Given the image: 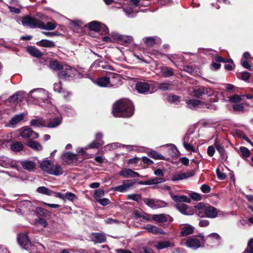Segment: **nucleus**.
Wrapping results in <instances>:
<instances>
[{"label":"nucleus","instance_id":"nucleus-43","mask_svg":"<svg viewBox=\"0 0 253 253\" xmlns=\"http://www.w3.org/2000/svg\"><path fill=\"white\" fill-rule=\"evenodd\" d=\"M37 192L39 193L46 195H51L52 191L44 186H41L37 189Z\"/></svg>","mask_w":253,"mask_h":253},{"label":"nucleus","instance_id":"nucleus-51","mask_svg":"<svg viewBox=\"0 0 253 253\" xmlns=\"http://www.w3.org/2000/svg\"><path fill=\"white\" fill-rule=\"evenodd\" d=\"M145 229H146V230H147V231L150 232V233H151L153 234H157V231H158V227L154 226V225H150V224H148L147 225V226L145 227Z\"/></svg>","mask_w":253,"mask_h":253},{"label":"nucleus","instance_id":"nucleus-24","mask_svg":"<svg viewBox=\"0 0 253 253\" xmlns=\"http://www.w3.org/2000/svg\"><path fill=\"white\" fill-rule=\"evenodd\" d=\"M21 165L24 169L28 171L33 170L36 166V164L34 161L29 160L22 161Z\"/></svg>","mask_w":253,"mask_h":253},{"label":"nucleus","instance_id":"nucleus-8","mask_svg":"<svg viewBox=\"0 0 253 253\" xmlns=\"http://www.w3.org/2000/svg\"><path fill=\"white\" fill-rule=\"evenodd\" d=\"M0 166L5 168L11 167L18 169L16 161L4 156L0 157Z\"/></svg>","mask_w":253,"mask_h":253},{"label":"nucleus","instance_id":"nucleus-37","mask_svg":"<svg viewBox=\"0 0 253 253\" xmlns=\"http://www.w3.org/2000/svg\"><path fill=\"white\" fill-rule=\"evenodd\" d=\"M63 173V168L59 165H54L53 167H52V171L50 172V174L59 176Z\"/></svg>","mask_w":253,"mask_h":253},{"label":"nucleus","instance_id":"nucleus-29","mask_svg":"<svg viewBox=\"0 0 253 253\" xmlns=\"http://www.w3.org/2000/svg\"><path fill=\"white\" fill-rule=\"evenodd\" d=\"M29 205H31L30 201L24 200L22 201H20L18 204V207H19V209H16V211L17 212H18V211H19L21 212L22 213H27V209Z\"/></svg>","mask_w":253,"mask_h":253},{"label":"nucleus","instance_id":"nucleus-33","mask_svg":"<svg viewBox=\"0 0 253 253\" xmlns=\"http://www.w3.org/2000/svg\"><path fill=\"white\" fill-rule=\"evenodd\" d=\"M189 136L188 135H186L185 136V137L183 138V146L187 151L195 152L196 150L193 144H191L190 143H189Z\"/></svg>","mask_w":253,"mask_h":253},{"label":"nucleus","instance_id":"nucleus-44","mask_svg":"<svg viewBox=\"0 0 253 253\" xmlns=\"http://www.w3.org/2000/svg\"><path fill=\"white\" fill-rule=\"evenodd\" d=\"M156 84L157 85L158 89L163 91L169 90L171 85V84L169 82L163 83H156Z\"/></svg>","mask_w":253,"mask_h":253},{"label":"nucleus","instance_id":"nucleus-53","mask_svg":"<svg viewBox=\"0 0 253 253\" xmlns=\"http://www.w3.org/2000/svg\"><path fill=\"white\" fill-rule=\"evenodd\" d=\"M246 199L249 202L250 204L247 205L248 209L253 212V196L251 195H247L245 196Z\"/></svg>","mask_w":253,"mask_h":253},{"label":"nucleus","instance_id":"nucleus-40","mask_svg":"<svg viewBox=\"0 0 253 253\" xmlns=\"http://www.w3.org/2000/svg\"><path fill=\"white\" fill-rule=\"evenodd\" d=\"M173 246V245L169 241H162L158 242L155 247L158 250H162Z\"/></svg>","mask_w":253,"mask_h":253},{"label":"nucleus","instance_id":"nucleus-47","mask_svg":"<svg viewBox=\"0 0 253 253\" xmlns=\"http://www.w3.org/2000/svg\"><path fill=\"white\" fill-rule=\"evenodd\" d=\"M149 155L150 157L156 160H165V157L163 155L154 150L149 152Z\"/></svg>","mask_w":253,"mask_h":253},{"label":"nucleus","instance_id":"nucleus-20","mask_svg":"<svg viewBox=\"0 0 253 253\" xmlns=\"http://www.w3.org/2000/svg\"><path fill=\"white\" fill-rule=\"evenodd\" d=\"M214 145L220 154L221 159L226 160L228 156L223 145L220 143L217 139H215L214 141Z\"/></svg>","mask_w":253,"mask_h":253},{"label":"nucleus","instance_id":"nucleus-11","mask_svg":"<svg viewBox=\"0 0 253 253\" xmlns=\"http://www.w3.org/2000/svg\"><path fill=\"white\" fill-rule=\"evenodd\" d=\"M142 42L147 47H153L161 43V40L157 36L147 37L142 39Z\"/></svg>","mask_w":253,"mask_h":253},{"label":"nucleus","instance_id":"nucleus-3","mask_svg":"<svg viewBox=\"0 0 253 253\" xmlns=\"http://www.w3.org/2000/svg\"><path fill=\"white\" fill-rule=\"evenodd\" d=\"M134 106L132 103L127 99L117 101L113 106V114L116 117H130L134 113Z\"/></svg>","mask_w":253,"mask_h":253},{"label":"nucleus","instance_id":"nucleus-35","mask_svg":"<svg viewBox=\"0 0 253 253\" xmlns=\"http://www.w3.org/2000/svg\"><path fill=\"white\" fill-rule=\"evenodd\" d=\"M30 124L31 126L35 127H46V125L44 124V121L42 118L33 119L30 121Z\"/></svg>","mask_w":253,"mask_h":253},{"label":"nucleus","instance_id":"nucleus-6","mask_svg":"<svg viewBox=\"0 0 253 253\" xmlns=\"http://www.w3.org/2000/svg\"><path fill=\"white\" fill-rule=\"evenodd\" d=\"M111 36L114 40H117L123 44L128 45L134 43L133 38L131 36L121 35L117 33H112Z\"/></svg>","mask_w":253,"mask_h":253},{"label":"nucleus","instance_id":"nucleus-30","mask_svg":"<svg viewBox=\"0 0 253 253\" xmlns=\"http://www.w3.org/2000/svg\"><path fill=\"white\" fill-rule=\"evenodd\" d=\"M187 107L191 109H196L199 105H202V102L197 99H192L186 100Z\"/></svg>","mask_w":253,"mask_h":253},{"label":"nucleus","instance_id":"nucleus-31","mask_svg":"<svg viewBox=\"0 0 253 253\" xmlns=\"http://www.w3.org/2000/svg\"><path fill=\"white\" fill-rule=\"evenodd\" d=\"M169 215L165 214H158L152 215V218L155 221L159 223L167 222Z\"/></svg>","mask_w":253,"mask_h":253},{"label":"nucleus","instance_id":"nucleus-39","mask_svg":"<svg viewBox=\"0 0 253 253\" xmlns=\"http://www.w3.org/2000/svg\"><path fill=\"white\" fill-rule=\"evenodd\" d=\"M28 51L33 56L40 57L42 55V53L38 48L31 46L28 48Z\"/></svg>","mask_w":253,"mask_h":253},{"label":"nucleus","instance_id":"nucleus-28","mask_svg":"<svg viewBox=\"0 0 253 253\" xmlns=\"http://www.w3.org/2000/svg\"><path fill=\"white\" fill-rule=\"evenodd\" d=\"M60 243L56 242L48 241L47 242V249L53 253H57L58 251H60Z\"/></svg>","mask_w":253,"mask_h":253},{"label":"nucleus","instance_id":"nucleus-38","mask_svg":"<svg viewBox=\"0 0 253 253\" xmlns=\"http://www.w3.org/2000/svg\"><path fill=\"white\" fill-rule=\"evenodd\" d=\"M110 83V78L107 77H102L96 81V84L101 87H106Z\"/></svg>","mask_w":253,"mask_h":253},{"label":"nucleus","instance_id":"nucleus-41","mask_svg":"<svg viewBox=\"0 0 253 253\" xmlns=\"http://www.w3.org/2000/svg\"><path fill=\"white\" fill-rule=\"evenodd\" d=\"M10 148L14 152H19L23 150L24 146L21 142H15L11 144Z\"/></svg>","mask_w":253,"mask_h":253},{"label":"nucleus","instance_id":"nucleus-15","mask_svg":"<svg viewBox=\"0 0 253 253\" xmlns=\"http://www.w3.org/2000/svg\"><path fill=\"white\" fill-rule=\"evenodd\" d=\"M150 88V84L146 82H138L135 85L136 90L138 92L141 94H148L149 92Z\"/></svg>","mask_w":253,"mask_h":253},{"label":"nucleus","instance_id":"nucleus-62","mask_svg":"<svg viewBox=\"0 0 253 253\" xmlns=\"http://www.w3.org/2000/svg\"><path fill=\"white\" fill-rule=\"evenodd\" d=\"M102 145L103 143H100V142H98L96 140H94L91 143L89 144L87 147L88 148L90 149L97 148L99 146H101Z\"/></svg>","mask_w":253,"mask_h":253},{"label":"nucleus","instance_id":"nucleus-49","mask_svg":"<svg viewBox=\"0 0 253 253\" xmlns=\"http://www.w3.org/2000/svg\"><path fill=\"white\" fill-rule=\"evenodd\" d=\"M126 187L127 191H128L131 187H132L135 183V179L126 180L123 182Z\"/></svg>","mask_w":253,"mask_h":253},{"label":"nucleus","instance_id":"nucleus-21","mask_svg":"<svg viewBox=\"0 0 253 253\" xmlns=\"http://www.w3.org/2000/svg\"><path fill=\"white\" fill-rule=\"evenodd\" d=\"M193 174V173L191 172L187 173L178 172L172 175L171 178V180L174 182L178 180H183L192 176Z\"/></svg>","mask_w":253,"mask_h":253},{"label":"nucleus","instance_id":"nucleus-36","mask_svg":"<svg viewBox=\"0 0 253 253\" xmlns=\"http://www.w3.org/2000/svg\"><path fill=\"white\" fill-rule=\"evenodd\" d=\"M171 198L174 202H183L185 203H189L190 202V199L186 196H177L173 195L170 194Z\"/></svg>","mask_w":253,"mask_h":253},{"label":"nucleus","instance_id":"nucleus-13","mask_svg":"<svg viewBox=\"0 0 253 253\" xmlns=\"http://www.w3.org/2000/svg\"><path fill=\"white\" fill-rule=\"evenodd\" d=\"M20 135L24 138L37 139L39 137V134L34 131L30 127L23 129L20 133Z\"/></svg>","mask_w":253,"mask_h":253},{"label":"nucleus","instance_id":"nucleus-42","mask_svg":"<svg viewBox=\"0 0 253 253\" xmlns=\"http://www.w3.org/2000/svg\"><path fill=\"white\" fill-rule=\"evenodd\" d=\"M165 146L169 147L168 150V153L171 157H174L176 155L178 150L174 145L172 144H167Z\"/></svg>","mask_w":253,"mask_h":253},{"label":"nucleus","instance_id":"nucleus-19","mask_svg":"<svg viewBox=\"0 0 253 253\" xmlns=\"http://www.w3.org/2000/svg\"><path fill=\"white\" fill-rule=\"evenodd\" d=\"M26 95L25 92L23 91H17L14 94L9 96L7 100L8 102L12 103L18 101L21 102L23 100Z\"/></svg>","mask_w":253,"mask_h":253},{"label":"nucleus","instance_id":"nucleus-57","mask_svg":"<svg viewBox=\"0 0 253 253\" xmlns=\"http://www.w3.org/2000/svg\"><path fill=\"white\" fill-rule=\"evenodd\" d=\"M127 198L128 200H133L138 202L141 198L140 194H131L127 195Z\"/></svg>","mask_w":253,"mask_h":253},{"label":"nucleus","instance_id":"nucleus-61","mask_svg":"<svg viewBox=\"0 0 253 253\" xmlns=\"http://www.w3.org/2000/svg\"><path fill=\"white\" fill-rule=\"evenodd\" d=\"M245 253H253V238L250 239L248 242V247L245 250Z\"/></svg>","mask_w":253,"mask_h":253},{"label":"nucleus","instance_id":"nucleus-25","mask_svg":"<svg viewBox=\"0 0 253 253\" xmlns=\"http://www.w3.org/2000/svg\"><path fill=\"white\" fill-rule=\"evenodd\" d=\"M24 118V115L23 113L16 114L14 115L9 121L8 126L10 127H14L15 125L23 120Z\"/></svg>","mask_w":253,"mask_h":253},{"label":"nucleus","instance_id":"nucleus-34","mask_svg":"<svg viewBox=\"0 0 253 253\" xmlns=\"http://www.w3.org/2000/svg\"><path fill=\"white\" fill-rule=\"evenodd\" d=\"M27 145L36 151H41L42 149V146L38 142L32 140L27 143Z\"/></svg>","mask_w":253,"mask_h":253},{"label":"nucleus","instance_id":"nucleus-45","mask_svg":"<svg viewBox=\"0 0 253 253\" xmlns=\"http://www.w3.org/2000/svg\"><path fill=\"white\" fill-rule=\"evenodd\" d=\"M100 22L94 21L88 23V28L95 32H97L99 30V26Z\"/></svg>","mask_w":253,"mask_h":253},{"label":"nucleus","instance_id":"nucleus-63","mask_svg":"<svg viewBox=\"0 0 253 253\" xmlns=\"http://www.w3.org/2000/svg\"><path fill=\"white\" fill-rule=\"evenodd\" d=\"M242 99V96L235 94L229 97V101L233 103H238L241 101Z\"/></svg>","mask_w":253,"mask_h":253},{"label":"nucleus","instance_id":"nucleus-16","mask_svg":"<svg viewBox=\"0 0 253 253\" xmlns=\"http://www.w3.org/2000/svg\"><path fill=\"white\" fill-rule=\"evenodd\" d=\"M180 235L182 237H186L193 233L194 227L189 224H180Z\"/></svg>","mask_w":253,"mask_h":253},{"label":"nucleus","instance_id":"nucleus-64","mask_svg":"<svg viewBox=\"0 0 253 253\" xmlns=\"http://www.w3.org/2000/svg\"><path fill=\"white\" fill-rule=\"evenodd\" d=\"M36 223L42 225L43 227H45L47 226L48 223L46 220L42 218H39L36 220Z\"/></svg>","mask_w":253,"mask_h":253},{"label":"nucleus","instance_id":"nucleus-2","mask_svg":"<svg viewBox=\"0 0 253 253\" xmlns=\"http://www.w3.org/2000/svg\"><path fill=\"white\" fill-rule=\"evenodd\" d=\"M27 101L42 108H46L51 105L48 92L42 88L31 90L27 95Z\"/></svg>","mask_w":253,"mask_h":253},{"label":"nucleus","instance_id":"nucleus-48","mask_svg":"<svg viewBox=\"0 0 253 253\" xmlns=\"http://www.w3.org/2000/svg\"><path fill=\"white\" fill-rule=\"evenodd\" d=\"M49 66L53 70L59 71L61 70V68L63 67L56 60L52 61L50 63Z\"/></svg>","mask_w":253,"mask_h":253},{"label":"nucleus","instance_id":"nucleus-14","mask_svg":"<svg viewBox=\"0 0 253 253\" xmlns=\"http://www.w3.org/2000/svg\"><path fill=\"white\" fill-rule=\"evenodd\" d=\"M62 159L68 164L78 163L77 155L71 152H66L63 153Z\"/></svg>","mask_w":253,"mask_h":253},{"label":"nucleus","instance_id":"nucleus-56","mask_svg":"<svg viewBox=\"0 0 253 253\" xmlns=\"http://www.w3.org/2000/svg\"><path fill=\"white\" fill-rule=\"evenodd\" d=\"M112 190L114 191H118L121 193H124L127 191V190L123 183L121 185L113 187Z\"/></svg>","mask_w":253,"mask_h":253},{"label":"nucleus","instance_id":"nucleus-22","mask_svg":"<svg viewBox=\"0 0 253 253\" xmlns=\"http://www.w3.org/2000/svg\"><path fill=\"white\" fill-rule=\"evenodd\" d=\"M62 120V116L60 114L57 115L54 118L50 119L46 127L48 128H54L59 126Z\"/></svg>","mask_w":253,"mask_h":253},{"label":"nucleus","instance_id":"nucleus-23","mask_svg":"<svg viewBox=\"0 0 253 253\" xmlns=\"http://www.w3.org/2000/svg\"><path fill=\"white\" fill-rule=\"evenodd\" d=\"M193 92L194 95L196 97H200L206 94L210 96L211 94L210 89L204 86H200L199 88L194 89Z\"/></svg>","mask_w":253,"mask_h":253},{"label":"nucleus","instance_id":"nucleus-27","mask_svg":"<svg viewBox=\"0 0 253 253\" xmlns=\"http://www.w3.org/2000/svg\"><path fill=\"white\" fill-rule=\"evenodd\" d=\"M160 73L162 76L165 78H169L173 76V69L167 66H161L160 68Z\"/></svg>","mask_w":253,"mask_h":253},{"label":"nucleus","instance_id":"nucleus-17","mask_svg":"<svg viewBox=\"0 0 253 253\" xmlns=\"http://www.w3.org/2000/svg\"><path fill=\"white\" fill-rule=\"evenodd\" d=\"M119 175L125 178H136L140 176L138 173L131 169L124 168L119 172Z\"/></svg>","mask_w":253,"mask_h":253},{"label":"nucleus","instance_id":"nucleus-60","mask_svg":"<svg viewBox=\"0 0 253 253\" xmlns=\"http://www.w3.org/2000/svg\"><path fill=\"white\" fill-rule=\"evenodd\" d=\"M104 195V191L102 189H98L95 191L94 193V197L96 201L99 199H101V197L103 196Z\"/></svg>","mask_w":253,"mask_h":253},{"label":"nucleus","instance_id":"nucleus-1","mask_svg":"<svg viewBox=\"0 0 253 253\" xmlns=\"http://www.w3.org/2000/svg\"><path fill=\"white\" fill-rule=\"evenodd\" d=\"M36 16L38 18L30 16L23 17L21 19L22 25L32 29L38 28L45 30H53L57 27V24L54 21L48 22L46 23L43 22V21L50 19L47 16L42 13H38Z\"/></svg>","mask_w":253,"mask_h":253},{"label":"nucleus","instance_id":"nucleus-12","mask_svg":"<svg viewBox=\"0 0 253 253\" xmlns=\"http://www.w3.org/2000/svg\"><path fill=\"white\" fill-rule=\"evenodd\" d=\"M91 241L95 244L102 243L106 241V238L104 233L93 232L89 235Z\"/></svg>","mask_w":253,"mask_h":253},{"label":"nucleus","instance_id":"nucleus-9","mask_svg":"<svg viewBox=\"0 0 253 253\" xmlns=\"http://www.w3.org/2000/svg\"><path fill=\"white\" fill-rule=\"evenodd\" d=\"M73 71H74L70 66H63L58 73V76L61 79L68 80L72 77V74H74V73H72Z\"/></svg>","mask_w":253,"mask_h":253},{"label":"nucleus","instance_id":"nucleus-46","mask_svg":"<svg viewBox=\"0 0 253 253\" xmlns=\"http://www.w3.org/2000/svg\"><path fill=\"white\" fill-rule=\"evenodd\" d=\"M62 109L68 116H73L76 114L75 111L71 106L65 105L62 107Z\"/></svg>","mask_w":253,"mask_h":253},{"label":"nucleus","instance_id":"nucleus-58","mask_svg":"<svg viewBox=\"0 0 253 253\" xmlns=\"http://www.w3.org/2000/svg\"><path fill=\"white\" fill-rule=\"evenodd\" d=\"M98 32H100L102 34H107L109 33V29L106 25L100 23L99 30L98 31Z\"/></svg>","mask_w":253,"mask_h":253},{"label":"nucleus","instance_id":"nucleus-10","mask_svg":"<svg viewBox=\"0 0 253 253\" xmlns=\"http://www.w3.org/2000/svg\"><path fill=\"white\" fill-rule=\"evenodd\" d=\"M204 213L207 217L214 218L218 215H221L222 214V212L221 211H218L217 209L213 206H208L205 208Z\"/></svg>","mask_w":253,"mask_h":253},{"label":"nucleus","instance_id":"nucleus-52","mask_svg":"<svg viewBox=\"0 0 253 253\" xmlns=\"http://www.w3.org/2000/svg\"><path fill=\"white\" fill-rule=\"evenodd\" d=\"M76 198V195L72 192H67L65 194L64 201H65V199H67L70 201L73 202Z\"/></svg>","mask_w":253,"mask_h":253},{"label":"nucleus","instance_id":"nucleus-59","mask_svg":"<svg viewBox=\"0 0 253 253\" xmlns=\"http://www.w3.org/2000/svg\"><path fill=\"white\" fill-rule=\"evenodd\" d=\"M120 146L121 144L119 143H113L107 144L105 146V148L108 150H112L117 148L120 147Z\"/></svg>","mask_w":253,"mask_h":253},{"label":"nucleus","instance_id":"nucleus-32","mask_svg":"<svg viewBox=\"0 0 253 253\" xmlns=\"http://www.w3.org/2000/svg\"><path fill=\"white\" fill-rule=\"evenodd\" d=\"M36 44L40 46L49 48L53 47L55 46V44L53 42L47 40H42L37 42Z\"/></svg>","mask_w":253,"mask_h":253},{"label":"nucleus","instance_id":"nucleus-55","mask_svg":"<svg viewBox=\"0 0 253 253\" xmlns=\"http://www.w3.org/2000/svg\"><path fill=\"white\" fill-rule=\"evenodd\" d=\"M200 53H203L206 55H214L216 51L212 49H199Z\"/></svg>","mask_w":253,"mask_h":253},{"label":"nucleus","instance_id":"nucleus-18","mask_svg":"<svg viewBox=\"0 0 253 253\" xmlns=\"http://www.w3.org/2000/svg\"><path fill=\"white\" fill-rule=\"evenodd\" d=\"M176 208L184 215H192L194 213L193 211L188 206L183 203L177 204Z\"/></svg>","mask_w":253,"mask_h":253},{"label":"nucleus","instance_id":"nucleus-5","mask_svg":"<svg viewBox=\"0 0 253 253\" xmlns=\"http://www.w3.org/2000/svg\"><path fill=\"white\" fill-rule=\"evenodd\" d=\"M206 241L205 237L203 234L198 236L189 237L185 243V246L193 250H197L201 247V242L205 243Z\"/></svg>","mask_w":253,"mask_h":253},{"label":"nucleus","instance_id":"nucleus-7","mask_svg":"<svg viewBox=\"0 0 253 253\" xmlns=\"http://www.w3.org/2000/svg\"><path fill=\"white\" fill-rule=\"evenodd\" d=\"M143 201L147 206L154 209L165 207L167 205V204L163 201L151 198H145Z\"/></svg>","mask_w":253,"mask_h":253},{"label":"nucleus","instance_id":"nucleus-54","mask_svg":"<svg viewBox=\"0 0 253 253\" xmlns=\"http://www.w3.org/2000/svg\"><path fill=\"white\" fill-rule=\"evenodd\" d=\"M240 151L241 152L243 157L245 158H248L250 157L251 153L247 148L243 146L241 147Z\"/></svg>","mask_w":253,"mask_h":253},{"label":"nucleus","instance_id":"nucleus-4","mask_svg":"<svg viewBox=\"0 0 253 253\" xmlns=\"http://www.w3.org/2000/svg\"><path fill=\"white\" fill-rule=\"evenodd\" d=\"M17 241L20 246L26 250L36 253L37 250L40 253H44L45 251V248L42 244L38 242L33 243L31 242L27 232L19 234Z\"/></svg>","mask_w":253,"mask_h":253},{"label":"nucleus","instance_id":"nucleus-26","mask_svg":"<svg viewBox=\"0 0 253 253\" xmlns=\"http://www.w3.org/2000/svg\"><path fill=\"white\" fill-rule=\"evenodd\" d=\"M53 164H54L49 160H45L41 163V168L43 171L50 174Z\"/></svg>","mask_w":253,"mask_h":253},{"label":"nucleus","instance_id":"nucleus-50","mask_svg":"<svg viewBox=\"0 0 253 253\" xmlns=\"http://www.w3.org/2000/svg\"><path fill=\"white\" fill-rule=\"evenodd\" d=\"M168 101L171 103L177 104L180 102V97L176 95H169L168 96Z\"/></svg>","mask_w":253,"mask_h":253}]
</instances>
